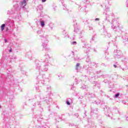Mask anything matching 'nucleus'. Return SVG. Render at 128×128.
<instances>
[{"mask_svg":"<svg viewBox=\"0 0 128 128\" xmlns=\"http://www.w3.org/2000/svg\"><path fill=\"white\" fill-rule=\"evenodd\" d=\"M64 8H66V5H64Z\"/></svg>","mask_w":128,"mask_h":128,"instance_id":"4c0bfd02","label":"nucleus"},{"mask_svg":"<svg viewBox=\"0 0 128 128\" xmlns=\"http://www.w3.org/2000/svg\"><path fill=\"white\" fill-rule=\"evenodd\" d=\"M37 34H42V32L40 30H38L37 32Z\"/></svg>","mask_w":128,"mask_h":128,"instance_id":"c85d7f7f","label":"nucleus"},{"mask_svg":"<svg viewBox=\"0 0 128 128\" xmlns=\"http://www.w3.org/2000/svg\"><path fill=\"white\" fill-rule=\"evenodd\" d=\"M122 70H126V68H122Z\"/></svg>","mask_w":128,"mask_h":128,"instance_id":"72a5a7b5","label":"nucleus"},{"mask_svg":"<svg viewBox=\"0 0 128 128\" xmlns=\"http://www.w3.org/2000/svg\"><path fill=\"white\" fill-rule=\"evenodd\" d=\"M71 44H74V45H76V42L74 41V42H72Z\"/></svg>","mask_w":128,"mask_h":128,"instance_id":"b1692460","label":"nucleus"},{"mask_svg":"<svg viewBox=\"0 0 128 128\" xmlns=\"http://www.w3.org/2000/svg\"><path fill=\"white\" fill-rule=\"evenodd\" d=\"M76 24V25H75ZM75 24H74V32H78L79 30L78 28V23H76Z\"/></svg>","mask_w":128,"mask_h":128,"instance_id":"6e6552de","label":"nucleus"},{"mask_svg":"<svg viewBox=\"0 0 128 128\" xmlns=\"http://www.w3.org/2000/svg\"><path fill=\"white\" fill-rule=\"evenodd\" d=\"M112 28L113 30H114V32H116V30H118V27L114 25L112 26Z\"/></svg>","mask_w":128,"mask_h":128,"instance_id":"9b49d317","label":"nucleus"},{"mask_svg":"<svg viewBox=\"0 0 128 128\" xmlns=\"http://www.w3.org/2000/svg\"><path fill=\"white\" fill-rule=\"evenodd\" d=\"M82 48H86V50H85V52L86 54H88V52H90V50L92 49V48H90V44H85Z\"/></svg>","mask_w":128,"mask_h":128,"instance_id":"39448f33","label":"nucleus"},{"mask_svg":"<svg viewBox=\"0 0 128 128\" xmlns=\"http://www.w3.org/2000/svg\"><path fill=\"white\" fill-rule=\"evenodd\" d=\"M95 20H100V18H96L95 19Z\"/></svg>","mask_w":128,"mask_h":128,"instance_id":"473e14b6","label":"nucleus"},{"mask_svg":"<svg viewBox=\"0 0 128 128\" xmlns=\"http://www.w3.org/2000/svg\"><path fill=\"white\" fill-rule=\"evenodd\" d=\"M80 63H77L76 66V70H80Z\"/></svg>","mask_w":128,"mask_h":128,"instance_id":"1a4fd4ad","label":"nucleus"},{"mask_svg":"<svg viewBox=\"0 0 128 128\" xmlns=\"http://www.w3.org/2000/svg\"><path fill=\"white\" fill-rule=\"evenodd\" d=\"M120 96V93H117L116 95L114 98H118V96Z\"/></svg>","mask_w":128,"mask_h":128,"instance_id":"5701e85b","label":"nucleus"},{"mask_svg":"<svg viewBox=\"0 0 128 128\" xmlns=\"http://www.w3.org/2000/svg\"><path fill=\"white\" fill-rule=\"evenodd\" d=\"M80 88H82V90H86V86L83 84L80 86Z\"/></svg>","mask_w":128,"mask_h":128,"instance_id":"f3484780","label":"nucleus"},{"mask_svg":"<svg viewBox=\"0 0 128 128\" xmlns=\"http://www.w3.org/2000/svg\"><path fill=\"white\" fill-rule=\"evenodd\" d=\"M126 8H128V0L126 2Z\"/></svg>","mask_w":128,"mask_h":128,"instance_id":"cd10ccee","label":"nucleus"},{"mask_svg":"<svg viewBox=\"0 0 128 128\" xmlns=\"http://www.w3.org/2000/svg\"><path fill=\"white\" fill-rule=\"evenodd\" d=\"M40 68H42V66L40 64L38 63L37 65L36 66V70H40Z\"/></svg>","mask_w":128,"mask_h":128,"instance_id":"f8f14e48","label":"nucleus"},{"mask_svg":"<svg viewBox=\"0 0 128 128\" xmlns=\"http://www.w3.org/2000/svg\"><path fill=\"white\" fill-rule=\"evenodd\" d=\"M96 112H98V109L96 108V110H92V111H91V112L92 113H94L96 114Z\"/></svg>","mask_w":128,"mask_h":128,"instance_id":"aec40b11","label":"nucleus"},{"mask_svg":"<svg viewBox=\"0 0 128 128\" xmlns=\"http://www.w3.org/2000/svg\"><path fill=\"white\" fill-rule=\"evenodd\" d=\"M127 60H128L126 59V58L125 56L122 57V62H124V64H126V62Z\"/></svg>","mask_w":128,"mask_h":128,"instance_id":"9d476101","label":"nucleus"},{"mask_svg":"<svg viewBox=\"0 0 128 128\" xmlns=\"http://www.w3.org/2000/svg\"><path fill=\"white\" fill-rule=\"evenodd\" d=\"M104 35L105 36H108V38H110V36H108V32L106 31H104Z\"/></svg>","mask_w":128,"mask_h":128,"instance_id":"a211bd4d","label":"nucleus"},{"mask_svg":"<svg viewBox=\"0 0 128 128\" xmlns=\"http://www.w3.org/2000/svg\"><path fill=\"white\" fill-rule=\"evenodd\" d=\"M66 102L68 106L70 105V102L68 100H66Z\"/></svg>","mask_w":128,"mask_h":128,"instance_id":"bb28decb","label":"nucleus"},{"mask_svg":"<svg viewBox=\"0 0 128 128\" xmlns=\"http://www.w3.org/2000/svg\"><path fill=\"white\" fill-rule=\"evenodd\" d=\"M86 62H90V58H88L86 60Z\"/></svg>","mask_w":128,"mask_h":128,"instance_id":"4be33fe9","label":"nucleus"},{"mask_svg":"<svg viewBox=\"0 0 128 128\" xmlns=\"http://www.w3.org/2000/svg\"><path fill=\"white\" fill-rule=\"evenodd\" d=\"M75 82H76V84H80L82 82V80H79L78 81V79L76 78L75 79Z\"/></svg>","mask_w":128,"mask_h":128,"instance_id":"6ab92c4d","label":"nucleus"},{"mask_svg":"<svg viewBox=\"0 0 128 128\" xmlns=\"http://www.w3.org/2000/svg\"><path fill=\"white\" fill-rule=\"evenodd\" d=\"M74 116H75L78 118V113H76V114H75Z\"/></svg>","mask_w":128,"mask_h":128,"instance_id":"c756f323","label":"nucleus"},{"mask_svg":"<svg viewBox=\"0 0 128 128\" xmlns=\"http://www.w3.org/2000/svg\"><path fill=\"white\" fill-rule=\"evenodd\" d=\"M42 2H46V0H42Z\"/></svg>","mask_w":128,"mask_h":128,"instance_id":"7c9ffc66","label":"nucleus"},{"mask_svg":"<svg viewBox=\"0 0 128 128\" xmlns=\"http://www.w3.org/2000/svg\"><path fill=\"white\" fill-rule=\"evenodd\" d=\"M37 104H38V106H40V103H39V102H38Z\"/></svg>","mask_w":128,"mask_h":128,"instance_id":"e433bc0d","label":"nucleus"},{"mask_svg":"<svg viewBox=\"0 0 128 128\" xmlns=\"http://www.w3.org/2000/svg\"><path fill=\"white\" fill-rule=\"evenodd\" d=\"M108 112H112V108H108Z\"/></svg>","mask_w":128,"mask_h":128,"instance_id":"412c9836","label":"nucleus"},{"mask_svg":"<svg viewBox=\"0 0 128 128\" xmlns=\"http://www.w3.org/2000/svg\"><path fill=\"white\" fill-rule=\"evenodd\" d=\"M97 104H100V102H96Z\"/></svg>","mask_w":128,"mask_h":128,"instance_id":"f704fd0d","label":"nucleus"},{"mask_svg":"<svg viewBox=\"0 0 128 128\" xmlns=\"http://www.w3.org/2000/svg\"><path fill=\"white\" fill-rule=\"evenodd\" d=\"M1 30H4V28H6V24H2L1 26Z\"/></svg>","mask_w":128,"mask_h":128,"instance_id":"dca6fc26","label":"nucleus"},{"mask_svg":"<svg viewBox=\"0 0 128 128\" xmlns=\"http://www.w3.org/2000/svg\"><path fill=\"white\" fill-rule=\"evenodd\" d=\"M76 60H77L76 59H75Z\"/></svg>","mask_w":128,"mask_h":128,"instance_id":"a19ab883","label":"nucleus"},{"mask_svg":"<svg viewBox=\"0 0 128 128\" xmlns=\"http://www.w3.org/2000/svg\"><path fill=\"white\" fill-rule=\"evenodd\" d=\"M117 26L118 28L120 30L121 28H124V26H122V24H120L119 23L117 22Z\"/></svg>","mask_w":128,"mask_h":128,"instance_id":"ddd939ff","label":"nucleus"},{"mask_svg":"<svg viewBox=\"0 0 128 128\" xmlns=\"http://www.w3.org/2000/svg\"><path fill=\"white\" fill-rule=\"evenodd\" d=\"M72 52V54H74V52Z\"/></svg>","mask_w":128,"mask_h":128,"instance_id":"ea45409f","label":"nucleus"},{"mask_svg":"<svg viewBox=\"0 0 128 128\" xmlns=\"http://www.w3.org/2000/svg\"><path fill=\"white\" fill-rule=\"evenodd\" d=\"M123 39H124V42H128V36H124L122 37Z\"/></svg>","mask_w":128,"mask_h":128,"instance_id":"4468645a","label":"nucleus"},{"mask_svg":"<svg viewBox=\"0 0 128 128\" xmlns=\"http://www.w3.org/2000/svg\"><path fill=\"white\" fill-rule=\"evenodd\" d=\"M105 20H108V22H110V24H114V13L110 12H106L105 13Z\"/></svg>","mask_w":128,"mask_h":128,"instance_id":"f03ea898","label":"nucleus"},{"mask_svg":"<svg viewBox=\"0 0 128 128\" xmlns=\"http://www.w3.org/2000/svg\"><path fill=\"white\" fill-rule=\"evenodd\" d=\"M40 26L42 28L44 27V20L40 21Z\"/></svg>","mask_w":128,"mask_h":128,"instance_id":"2eb2a0df","label":"nucleus"},{"mask_svg":"<svg viewBox=\"0 0 128 128\" xmlns=\"http://www.w3.org/2000/svg\"><path fill=\"white\" fill-rule=\"evenodd\" d=\"M122 52L120 51L119 50H114V58H120V54Z\"/></svg>","mask_w":128,"mask_h":128,"instance_id":"423d86ee","label":"nucleus"},{"mask_svg":"<svg viewBox=\"0 0 128 128\" xmlns=\"http://www.w3.org/2000/svg\"><path fill=\"white\" fill-rule=\"evenodd\" d=\"M34 124H36V122H38V124H41L40 126H38V128H40V126H44L45 123L44 120V118H42V117L38 116L36 118H34Z\"/></svg>","mask_w":128,"mask_h":128,"instance_id":"7ed1b4c3","label":"nucleus"},{"mask_svg":"<svg viewBox=\"0 0 128 128\" xmlns=\"http://www.w3.org/2000/svg\"><path fill=\"white\" fill-rule=\"evenodd\" d=\"M42 42V46H43L42 50H50V48H48V35H40Z\"/></svg>","mask_w":128,"mask_h":128,"instance_id":"f257e3e1","label":"nucleus"},{"mask_svg":"<svg viewBox=\"0 0 128 128\" xmlns=\"http://www.w3.org/2000/svg\"><path fill=\"white\" fill-rule=\"evenodd\" d=\"M4 41L6 43L8 42V40H6V39H4Z\"/></svg>","mask_w":128,"mask_h":128,"instance_id":"2f4dec72","label":"nucleus"},{"mask_svg":"<svg viewBox=\"0 0 128 128\" xmlns=\"http://www.w3.org/2000/svg\"><path fill=\"white\" fill-rule=\"evenodd\" d=\"M94 52H96V50H94Z\"/></svg>","mask_w":128,"mask_h":128,"instance_id":"58836bf2","label":"nucleus"},{"mask_svg":"<svg viewBox=\"0 0 128 128\" xmlns=\"http://www.w3.org/2000/svg\"><path fill=\"white\" fill-rule=\"evenodd\" d=\"M26 2H28V0H22L20 2L21 8H24V6H26Z\"/></svg>","mask_w":128,"mask_h":128,"instance_id":"0eeeda50","label":"nucleus"},{"mask_svg":"<svg viewBox=\"0 0 128 128\" xmlns=\"http://www.w3.org/2000/svg\"><path fill=\"white\" fill-rule=\"evenodd\" d=\"M10 52H12V49H10V50H9Z\"/></svg>","mask_w":128,"mask_h":128,"instance_id":"c9c22d12","label":"nucleus"},{"mask_svg":"<svg viewBox=\"0 0 128 128\" xmlns=\"http://www.w3.org/2000/svg\"><path fill=\"white\" fill-rule=\"evenodd\" d=\"M118 63H116V64H114V66L115 68H118Z\"/></svg>","mask_w":128,"mask_h":128,"instance_id":"a878e982","label":"nucleus"},{"mask_svg":"<svg viewBox=\"0 0 128 128\" xmlns=\"http://www.w3.org/2000/svg\"><path fill=\"white\" fill-rule=\"evenodd\" d=\"M44 58H46V60L44 61V62H45L46 64H45L44 66V72H46V70H48V64H50V63L48 62V58H50V56L48 55V54H45V55L44 56Z\"/></svg>","mask_w":128,"mask_h":128,"instance_id":"20e7f679","label":"nucleus"},{"mask_svg":"<svg viewBox=\"0 0 128 128\" xmlns=\"http://www.w3.org/2000/svg\"><path fill=\"white\" fill-rule=\"evenodd\" d=\"M47 90H52V86H47Z\"/></svg>","mask_w":128,"mask_h":128,"instance_id":"393cba45","label":"nucleus"}]
</instances>
